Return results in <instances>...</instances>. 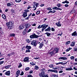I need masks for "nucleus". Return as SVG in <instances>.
<instances>
[{"instance_id": "obj_1", "label": "nucleus", "mask_w": 77, "mask_h": 77, "mask_svg": "<svg viewBox=\"0 0 77 77\" xmlns=\"http://www.w3.org/2000/svg\"><path fill=\"white\" fill-rule=\"evenodd\" d=\"M6 25L9 29H12L14 28V23L12 22H9L6 23Z\"/></svg>"}, {"instance_id": "obj_2", "label": "nucleus", "mask_w": 77, "mask_h": 77, "mask_svg": "<svg viewBox=\"0 0 77 77\" xmlns=\"http://www.w3.org/2000/svg\"><path fill=\"white\" fill-rule=\"evenodd\" d=\"M36 40H32L31 42V44L32 45H33L34 47H36V46L38 45V44H40V42H36Z\"/></svg>"}, {"instance_id": "obj_3", "label": "nucleus", "mask_w": 77, "mask_h": 77, "mask_svg": "<svg viewBox=\"0 0 77 77\" xmlns=\"http://www.w3.org/2000/svg\"><path fill=\"white\" fill-rule=\"evenodd\" d=\"M24 12H23V18H26V17L27 16V12H29V10H24Z\"/></svg>"}, {"instance_id": "obj_4", "label": "nucleus", "mask_w": 77, "mask_h": 77, "mask_svg": "<svg viewBox=\"0 0 77 77\" xmlns=\"http://www.w3.org/2000/svg\"><path fill=\"white\" fill-rule=\"evenodd\" d=\"M39 75L40 77H48V74H45V73H40L39 74Z\"/></svg>"}, {"instance_id": "obj_5", "label": "nucleus", "mask_w": 77, "mask_h": 77, "mask_svg": "<svg viewBox=\"0 0 77 77\" xmlns=\"http://www.w3.org/2000/svg\"><path fill=\"white\" fill-rule=\"evenodd\" d=\"M59 49L57 48H55L54 50L53 51L54 54H56L57 53L59 52Z\"/></svg>"}, {"instance_id": "obj_6", "label": "nucleus", "mask_w": 77, "mask_h": 77, "mask_svg": "<svg viewBox=\"0 0 77 77\" xmlns=\"http://www.w3.org/2000/svg\"><path fill=\"white\" fill-rule=\"evenodd\" d=\"M30 26V24L29 23L26 24L25 25L26 28L24 29V30L26 31H27V30H28V29L27 28H29Z\"/></svg>"}, {"instance_id": "obj_7", "label": "nucleus", "mask_w": 77, "mask_h": 77, "mask_svg": "<svg viewBox=\"0 0 77 77\" xmlns=\"http://www.w3.org/2000/svg\"><path fill=\"white\" fill-rule=\"evenodd\" d=\"M29 57H26L24 58L23 60V62H29Z\"/></svg>"}, {"instance_id": "obj_8", "label": "nucleus", "mask_w": 77, "mask_h": 77, "mask_svg": "<svg viewBox=\"0 0 77 77\" xmlns=\"http://www.w3.org/2000/svg\"><path fill=\"white\" fill-rule=\"evenodd\" d=\"M5 74L6 75H8V76H10V75L11 74V72H10V71H6L5 72Z\"/></svg>"}, {"instance_id": "obj_9", "label": "nucleus", "mask_w": 77, "mask_h": 77, "mask_svg": "<svg viewBox=\"0 0 77 77\" xmlns=\"http://www.w3.org/2000/svg\"><path fill=\"white\" fill-rule=\"evenodd\" d=\"M45 32H50L51 31V28L49 26L47 29H45Z\"/></svg>"}, {"instance_id": "obj_10", "label": "nucleus", "mask_w": 77, "mask_h": 77, "mask_svg": "<svg viewBox=\"0 0 77 77\" xmlns=\"http://www.w3.org/2000/svg\"><path fill=\"white\" fill-rule=\"evenodd\" d=\"M20 74V71L19 70H17L16 73V77H18V76H19Z\"/></svg>"}, {"instance_id": "obj_11", "label": "nucleus", "mask_w": 77, "mask_h": 77, "mask_svg": "<svg viewBox=\"0 0 77 77\" xmlns=\"http://www.w3.org/2000/svg\"><path fill=\"white\" fill-rule=\"evenodd\" d=\"M59 59H62V60H65L67 59V58L66 57H60L59 58Z\"/></svg>"}, {"instance_id": "obj_12", "label": "nucleus", "mask_w": 77, "mask_h": 77, "mask_svg": "<svg viewBox=\"0 0 77 77\" xmlns=\"http://www.w3.org/2000/svg\"><path fill=\"white\" fill-rule=\"evenodd\" d=\"M48 26V25H45V24H43L41 25L42 27H44L45 29H46V27H47Z\"/></svg>"}, {"instance_id": "obj_13", "label": "nucleus", "mask_w": 77, "mask_h": 77, "mask_svg": "<svg viewBox=\"0 0 77 77\" xmlns=\"http://www.w3.org/2000/svg\"><path fill=\"white\" fill-rule=\"evenodd\" d=\"M56 25L58 27H61V24H60V21L58 22V23H56Z\"/></svg>"}, {"instance_id": "obj_14", "label": "nucleus", "mask_w": 77, "mask_h": 77, "mask_svg": "<svg viewBox=\"0 0 77 77\" xmlns=\"http://www.w3.org/2000/svg\"><path fill=\"white\" fill-rule=\"evenodd\" d=\"M13 2H11L8 3L7 4V6H12V5H13Z\"/></svg>"}, {"instance_id": "obj_15", "label": "nucleus", "mask_w": 77, "mask_h": 77, "mask_svg": "<svg viewBox=\"0 0 77 77\" xmlns=\"http://www.w3.org/2000/svg\"><path fill=\"white\" fill-rule=\"evenodd\" d=\"M26 48L27 50H30V49L32 48V47H31V46H30L27 45L26 47Z\"/></svg>"}, {"instance_id": "obj_16", "label": "nucleus", "mask_w": 77, "mask_h": 77, "mask_svg": "<svg viewBox=\"0 0 77 77\" xmlns=\"http://www.w3.org/2000/svg\"><path fill=\"white\" fill-rule=\"evenodd\" d=\"M77 32L76 31H75L74 32H73L72 34V36H77Z\"/></svg>"}, {"instance_id": "obj_17", "label": "nucleus", "mask_w": 77, "mask_h": 77, "mask_svg": "<svg viewBox=\"0 0 77 77\" xmlns=\"http://www.w3.org/2000/svg\"><path fill=\"white\" fill-rule=\"evenodd\" d=\"M66 71H71V70H73V69L71 67L66 68Z\"/></svg>"}, {"instance_id": "obj_18", "label": "nucleus", "mask_w": 77, "mask_h": 77, "mask_svg": "<svg viewBox=\"0 0 77 77\" xmlns=\"http://www.w3.org/2000/svg\"><path fill=\"white\" fill-rule=\"evenodd\" d=\"M75 42H73L70 44V46L73 47V46L75 45Z\"/></svg>"}, {"instance_id": "obj_19", "label": "nucleus", "mask_w": 77, "mask_h": 77, "mask_svg": "<svg viewBox=\"0 0 77 77\" xmlns=\"http://www.w3.org/2000/svg\"><path fill=\"white\" fill-rule=\"evenodd\" d=\"M41 72L44 73H45V69H42L41 70Z\"/></svg>"}, {"instance_id": "obj_20", "label": "nucleus", "mask_w": 77, "mask_h": 77, "mask_svg": "<svg viewBox=\"0 0 77 77\" xmlns=\"http://www.w3.org/2000/svg\"><path fill=\"white\" fill-rule=\"evenodd\" d=\"M45 34L47 35V36H50V35H51V33L48 32H47L45 33Z\"/></svg>"}, {"instance_id": "obj_21", "label": "nucleus", "mask_w": 77, "mask_h": 77, "mask_svg": "<svg viewBox=\"0 0 77 77\" xmlns=\"http://www.w3.org/2000/svg\"><path fill=\"white\" fill-rule=\"evenodd\" d=\"M40 45L39 46V48H41L42 47V46H43V44L42 43L39 44Z\"/></svg>"}, {"instance_id": "obj_22", "label": "nucleus", "mask_w": 77, "mask_h": 77, "mask_svg": "<svg viewBox=\"0 0 77 77\" xmlns=\"http://www.w3.org/2000/svg\"><path fill=\"white\" fill-rule=\"evenodd\" d=\"M49 54H51V56H53L54 54V52L53 51H51L49 53Z\"/></svg>"}, {"instance_id": "obj_23", "label": "nucleus", "mask_w": 77, "mask_h": 77, "mask_svg": "<svg viewBox=\"0 0 77 77\" xmlns=\"http://www.w3.org/2000/svg\"><path fill=\"white\" fill-rule=\"evenodd\" d=\"M10 67H11V65H9L5 66V69H8V68H10Z\"/></svg>"}, {"instance_id": "obj_24", "label": "nucleus", "mask_w": 77, "mask_h": 77, "mask_svg": "<svg viewBox=\"0 0 77 77\" xmlns=\"http://www.w3.org/2000/svg\"><path fill=\"white\" fill-rule=\"evenodd\" d=\"M23 28L24 27H23V26L20 25V26H19V29H23Z\"/></svg>"}, {"instance_id": "obj_25", "label": "nucleus", "mask_w": 77, "mask_h": 77, "mask_svg": "<svg viewBox=\"0 0 77 77\" xmlns=\"http://www.w3.org/2000/svg\"><path fill=\"white\" fill-rule=\"evenodd\" d=\"M26 42L27 43H30V41L29 39H26Z\"/></svg>"}, {"instance_id": "obj_26", "label": "nucleus", "mask_w": 77, "mask_h": 77, "mask_svg": "<svg viewBox=\"0 0 77 77\" xmlns=\"http://www.w3.org/2000/svg\"><path fill=\"white\" fill-rule=\"evenodd\" d=\"M51 77H57V76L56 75H55V74H53L51 75Z\"/></svg>"}, {"instance_id": "obj_27", "label": "nucleus", "mask_w": 77, "mask_h": 77, "mask_svg": "<svg viewBox=\"0 0 77 77\" xmlns=\"http://www.w3.org/2000/svg\"><path fill=\"white\" fill-rule=\"evenodd\" d=\"M2 17L3 19H5L6 18V15L4 14H2Z\"/></svg>"}, {"instance_id": "obj_28", "label": "nucleus", "mask_w": 77, "mask_h": 77, "mask_svg": "<svg viewBox=\"0 0 77 77\" xmlns=\"http://www.w3.org/2000/svg\"><path fill=\"white\" fill-rule=\"evenodd\" d=\"M35 69H36V70H38V69H39V67L37 66H35Z\"/></svg>"}, {"instance_id": "obj_29", "label": "nucleus", "mask_w": 77, "mask_h": 77, "mask_svg": "<svg viewBox=\"0 0 77 77\" xmlns=\"http://www.w3.org/2000/svg\"><path fill=\"white\" fill-rule=\"evenodd\" d=\"M21 0H15V1L17 3H20V2H21Z\"/></svg>"}, {"instance_id": "obj_30", "label": "nucleus", "mask_w": 77, "mask_h": 77, "mask_svg": "<svg viewBox=\"0 0 77 77\" xmlns=\"http://www.w3.org/2000/svg\"><path fill=\"white\" fill-rule=\"evenodd\" d=\"M30 38L32 39L33 38H34V35H32L30 36Z\"/></svg>"}, {"instance_id": "obj_31", "label": "nucleus", "mask_w": 77, "mask_h": 77, "mask_svg": "<svg viewBox=\"0 0 77 77\" xmlns=\"http://www.w3.org/2000/svg\"><path fill=\"white\" fill-rule=\"evenodd\" d=\"M70 42H71L70 41H68L66 43V44H67V45H68V44H69Z\"/></svg>"}, {"instance_id": "obj_32", "label": "nucleus", "mask_w": 77, "mask_h": 77, "mask_svg": "<svg viewBox=\"0 0 77 77\" xmlns=\"http://www.w3.org/2000/svg\"><path fill=\"white\" fill-rule=\"evenodd\" d=\"M10 36H15V34H11L10 35Z\"/></svg>"}, {"instance_id": "obj_33", "label": "nucleus", "mask_w": 77, "mask_h": 77, "mask_svg": "<svg viewBox=\"0 0 77 77\" xmlns=\"http://www.w3.org/2000/svg\"><path fill=\"white\" fill-rule=\"evenodd\" d=\"M71 60H74V56H72L70 57Z\"/></svg>"}, {"instance_id": "obj_34", "label": "nucleus", "mask_w": 77, "mask_h": 77, "mask_svg": "<svg viewBox=\"0 0 77 77\" xmlns=\"http://www.w3.org/2000/svg\"><path fill=\"white\" fill-rule=\"evenodd\" d=\"M25 53H30V50L27 49Z\"/></svg>"}, {"instance_id": "obj_35", "label": "nucleus", "mask_w": 77, "mask_h": 77, "mask_svg": "<svg viewBox=\"0 0 77 77\" xmlns=\"http://www.w3.org/2000/svg\"><path fill=\"white\" fill-rule=\"evenodd\" d=\"M21 66H22V64H21V63H20L19 64V66H18V67L19 68H21Z\"/></svg>"}, {"instance_id": "obj_36", "label": "nucleus", "mask_w": 77, "mask_h": 77, "mask_svg": "<svg viewBox=\"0 0 77 77\" xmlns=\"http://www.w3.org/2000/svg\"><path fill=\"white\" fill-rule=\"evenodd\" d=\"M57 6L58 8H60V7L61 6V5H60V4H58L57 5Z\"/></svg>"}, {"instance_id": "obj_37", "label": "nucleus", "mask_w": 77, "mask_h": 77, "mask_svg": "<svg viewBox=\"0 0 77 77\" xmlns=\"http://www.w3.org/2000/svg\"><path fill=\"white\" fill-rule=\"evenodd\" d=\"M48 71L49 72H53V70H51L50 69H48Z\"/></svg>"}, {"instance_id": "obj_38", "label": "nucleus", "mask_w": 77, "mask_h": 77, "mask_svg": "<svg viewBox=\"0 0 77 77\" xmlns=\"http://www.w3.org/2000/svg\"><path fill=\"white\" fill-rule=\"evenodd\" d=\"M34 38H38V35H34Z\"/></svg>"}, {"instance_id": "obj_39", "label": "nucleus", "mask_w": 77, "mask_h": 77, "mask_svg": "<svg viewBox=\"0 0 77 77\" xmlns=\"http://www.w3.org/2000/svg\"><path fill=\"white\" fill-rule=\"evenodd\" d=\"M29 69H30V68L29 67H26L25 69V71H28Z\"/></svg>"}, {"instance_id": "obj_40", "label": "nucleus", "mask_w": 77, "mask_h": 77, "mask_svg": "<svg viewBox=\"0 0 77 77\" xmlns=\"http://www.w3.org/2000/svg\"><path fill=\"white\" fill-rule=\"evenodd\" d=\"M41 27H42V28H43L42 29V31L43 32V31L45 29V28H44V27H42L41 26Z\"/></svg>"}, {"instance_id": "obj_41", "label": "nucleus", "mask_w": 77, "mask_h": 77, "mask_svg": "<svg viewBox=\"0 0 77 77\" xmlns=\"http://www.w3.org/2000/svg\"><path fill=\"white\" fill-rule=\"evenodd\" d=\"M51 31H52V32H54L55 29H54V28H51Z\"/></svg>"}, {"instance_id": "obj_42", "label": "nucleus", "mask_w": 77, "mask_h": 77, "mask_svg": "<svg viewBox=\"0 0 77 77\" xmlns=\"http://www.w3.org/2000/svg\"><path fill=\"white\" fill-rule=\"evenodd\" d=\"M49 67H50V68H53L54 66H53V65L52 64H51L49 65Z\"/></svg>"}, {"instance_id": "obj_43", "label": "nucleus", "mask_w": 77, "mask_h": 77, "mask_svg": "<svg viewBox=\"0 0 77 77\" xmlns=\"http://www.w3.org/2000/svg\"><path fill=\"white\" fill-rule=\"evenodd\" d=\"M52 9H56V10H57V7H53V8H52Z\"/></svg>"}, {"instance_id": "obj_44", "label": "nucleus", "mask_w": 77, "mask_h": 77, "mask_svg": "<svg viewBox=\"0 0 77 77\" xmlns=\"http://www.w3.org/2000/svg\"><path fill=\"white\" fill-rule=\"evenodd\" d=\"M20 75H24V72L22 71L21 72V74H20Z\"/></svg>"}, {"instance_id": "obj_45", "label": "nucleus", "mask_w": 77, "mask_h": 77, "mask_svg": "<svg viewBox=\"0 0 77 77\" xmlns=\"http://www.w3.org/2000/svg\"><path fill=\"white\" fill-rule=\"evenodd\" d=\"M47 10H52V9L51 8V7H49L47 8Z\"/></svg>"}, {"instance_id": "obj_46", "label": "nucleus", "mask_w": 77, "mask_h": 77, "mask_svg": "<svg viewBox=\"0 0 77 77\" xmlns=\"http://www.w3.org/2000/svg\"><path fill=\"white\" fill-rule=\"evenodd\" d=\"M65 74H66V73H63V74L61 75V76H64V75H65Z\"/></svg>"}, {"instance_id": "obj_47", "label": "nucleus", "mask_w": 77, "mask_h": 77, "mask_svg": "<svg viewBox=\"0 0 77 77\" xmlns=\"http://www.w3.org/2000/svg\"><path fill=\"white\" fill-rule=\"evenodd\" d=\"M3 63H4V61H2L1 62H0V65H2V64H3Z\"/></svg>"}, {"instance_id": "obj_48", "label": "nucleus", "mask_w": 77, "mask_h": 77, "mask_svg": "<svg viewBox=\"0 0 77 77\" xmlns=\"http://www.w3.org/2000/svg\"><path fill=\"white\" fill-rule=\"evenodd\" d=\"M22 51H23V50H25V46H23V47L22 48Z\"/></svg>"}, {"instance_id": "obj_49", "label": "nucleus", "mask_w": 77, "mask_h": 77, "mask_svg": "<svg viewBox=\"0 0 77 77\" xmlns=\"http://www.w3.org/2000/svg\"><path fill=\"white\" fill-rule=\"evenodd\" d=\"M38 5H39V4L38 3H36L35 4V6L36 8H37V7H38Z\"/></svg>"}, {"instance_id": "obj_50", "label": "nucleus", "mask_w": 77, "mask_h": 77, "mask_svg": "<svg viewBox=\"0 0 77 77\" xmlns=\"http://www.w3.org/2000/svg\"><path fill=\"white\" fill-rule=\"evenodd\" d=\"M53 72L57 73V70H53Z\"/></svg>"}, {"instance_id": "obj_51", "label": "nucleus", "mask_w": 77, "mask_h": 77, "mask_svg": "<svg viewBox=\"0 0 77 77\" xmlns=\"http://www.w3.org/2000/svg\"><path fill=\"white\" fill-rule=\"evenodd\" d=\"M65 2L66 3H67V4H68V3H69V2L67 0L65 1Z\"/></svg>"}, {"instance_id": "obj_52", "label": "nucleus", "mask_w": 77, "mask_h": 77, "mask_svg": "<svg viewBox=\"0 0 77 77\" xmlns=\"http://www.w3.org/2000/svg\"><path fill=\"white\" fill-rule=\"evenodd\" d=\"M57 10H59L60 11H62V9L60 8H57Z\"/></svg>"}, {"instance_id": "obj_53", "label": "nucleus", "mask_w": 77, "mask_h": 77, "mask_svg": "<svg viewBox=\"0 0 77 77\" xmlns=\"http://www.w3.org/2000/svg\"><path fill=\"white\" fill-rule=\"evenodd\" d=\"M33 66H34V65H36V64L33 63V62H32V63L31 64Z\"/></svg>"}, {"instance_id": "obj_54", "label": "nucleus", "mask_w": 77, "mask_h": 77, "mask_svg": "<svg viewBox=\"0 0 77 77\" xmlns=\"http://www.w3.org/2000/svg\"><path fill=\"white\" fill-rule=\"evenodd\" d=\"M29 16H28V17L25 18V20H29Z\"/></svg>"}, {"instance_id": "obj_55", "label": "nucleus", "mask_w": 77, "mask_h": 77, "mask_svg": "<svg viewBox=\"0 0 77 77\" xmlns=\"http://www.w3.org/2000/svg\"><path fill=\"white\" fill-rule=\"evenodd\" d=\"M40 13V11H38L36 12V14H39Z\"/></svg>"}, {"instance_id": "obj_56", "label": "nucleus", "mask_w": 77, "mask_h": 77, "mask_svg": "<svg viewBox=\"0 0 77 77\" xmlns=\"http://www.w3.org/2000/svg\"><path fill=\"white\" fill-rule=\"evenodd\" d=\"M31 30H32V29H29L28 31L27 32V33H29V32H30L31 31Z\"/></svg>"}, {"instance_id": "obj_57", "label": "nucleus", "mask_w": 77, "mask_h": 77, "mask_svg": "<svg viewBox=\"0 0 77 77\" xmlns=\"http://www.w3.org/2000/svg\"><path fill=\"white\" fill-rule=\"evenodd\" d=\"M14 10L13 9H12L11 10V12H12V13H14Z\"/></svg>"}, {"instance_id": "obj_58", "label": "nucleus", "mask_w": 77, "mask_h": 77, "mask_svg": "<svg viewBox=\"0 0 77 77\" xmlns=\"http://www.w3.org/2000/svg\"><path fill=\"white\" fill-rule=\"evenodd\" d=\"M66 51L67 52L68 51H69V48H68L67 49H66Z\"/></svg>"}, {"instance_id": "obj_59", "label": "nucleus", "mask_w": 77, "mask_h": 77, "mask_svg": "<svg viewBox=\"0 0 77 77\" xmlns=\"http://www.w3.org/2000/svg\"><path fill=\"white\" fill-rule=\"evenodd\" d=\"M44 6V4H42L40 5L41 7H42L43 6Z\"/></svg>"}, {"instance_id": "obj_60", "label": "nucleus", "mask_w": 77, "mask_h": 77, "mask_svg": "<svg viewBox=\"0 0 77 77\" xmlns=\"http://www.w3.org/2000/svg\"><path fill=\"white\" fill-rule=\"evenodd\" d=\"M32 73H33V71H32V70L30 71L29 72V74H32Z\"/></svg>"}, {"instance_id": "obj_61", "label": "nucleus", "mask_w": 77, "mask_h": 77, "mask_svg": "<svg viewBox=\"0 0 77 77\" xmlns=\"http://www.w3.org/2000/svg\"><path fill=\"white\" fill-rule=\"evenodd\" d=\"M11 55V54H8L7 55L8 56V57H10Z\"/></svg>"}, {"instance_id": "obj_62", "label": "nucleus", "mask_w": 77, "mask_h": 77, "mask_svg": "<svg viewBox=\"0 0 77 77\" xmlns=\"http://www.w3.org/2000/svg\"><path fill=\"white\" fill-rule=\"evenodd\" d=\"M69 5L68 4H66L65 5V7H68V6Z\"/></svg>"}, {"instance_id": "obj_63", "label": "nucleus", "mask_w": 77, "mask_h": 77, "mask_svg": "<svg viewBox=\"0 0 77 77\" xmlns=\"http://www.w3.org/2000/svg\"><path fill=\"white\" fill-rule=\"evenodd\" d=\"M62 72H63V71L61 70L59 72V73H62Z\"/></svg>"}, {"instance_id": "obj_64", "label": "nucleus", "mask_w": 77, "mask_h": 77, "mask_svg": "<svg viewBox=\"0 0 77 77\" xmlns=\"http://www.w3.org/2000/svg\"><path fill=\"white\" fill-rule=\"evenodd\" d=\"M75 49L74 50L75 51H77V48H74Z\"/></svg>"}]
</instances>
